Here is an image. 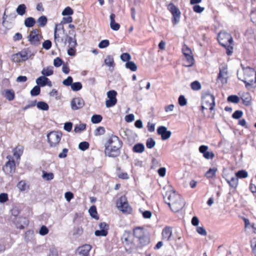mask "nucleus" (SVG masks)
<instances>
[{
  "mask_svg": "<svg viewBox=\"0 0 256 256\" xmlns=\"http://www.w3.org/2000/svg\"><path fill=\"white\" fill-rule=\"evenodd\" d=\"M120 59L123 62H128L130 61V60L131 59V56L128 53H127V52L123 53L120 56Z\"/></svg>",
  "mask_w": 256,
  "mask_h": 256,
  "instance_id": "nucleus-58",
  "label": "nucleus"
},
{
  "mask_svg": "<svg viewBox=\"0 0 256 256\" xmlns=\"http://www.w3.org/2000/svg\"><path fill=\"white\" fill-rule=\"evenodd\" d=\"M84 104V100L81 98H74L70 102L71 108L76 110L82 108Z\"/></svg>",
  "mask_w": 256,
  "mask_h": 256,
  "instance_id": "nucleus-11",
  "label": "nucleus"
},
{
  "mask_svg": "<svg viewBox=\"0 0 256 256\" xmlns=\"http://www.w3.org/2000/svg\"><path fill=\"white\" fill-rule=\"evenodd\" d=\"M86 128V124H80L75 126L74 131L76 132H80L84 130Z\"/></svg>",
  "mask_w": 256,
  "mask_h": 256,
  "instance_id": "nucleus-46",
  "label": "nucleus"
},
{
  "mask_svg": "<svg viewBox=\"0 0 256 256\" xmlns=\"http://www.w3.org/2000/svg\"><path fill=\"white\" fill-rule=\"evenodd\" d=\"M182 50L184 56L192 55L191 49L185 44L183 46Z\"/></svg>",
  "mask_w": 256,
  "mask_h": 256,
  "instance_id": "nucleus-37",
  "label": "nucleus"
},
{
  "mask_svg": "<svg viewBox=\"0 0 256 256\" xmlns=\"http://www.w3.org/2000/svg\"><path fill=\"white\" fill-rule=\"evenodd\" d=\"M208 147L206 145H202L198 148L200 153L202 154L204 158L206 160H212L214 157V153L212 151H208Z\"/></svg>",
  "mask_w": 256,
  "mask_h": 256,
  "instance_id": "nucleus-10",
  "label": "nucleus"
},
{
  "mask_svg": "<svg viewBox=\"0 0 256 256\" xmlns=\"http://www.w3.org/2000/svg\"><path fill=\"white\" fill-rule=\"evenodd\" d=\"M134 236L138 239L140 242L142 246L148 243V239L145 235L144 228L142 227H137L134 229Z\"/></svg>",
  "mask_w": 256,
  "mask_h": 256,
  "instance_id": "nucleus-6",
  "label": "nucleus"
},
{
  "mask_svg": "<svg viewBox=\"0 0 256 256\" xmlns=\"http://www.w3.org/2000/svg\"><path fill=\"white\" fill-rule=\"evenodd\" d=\"M102 117L100 114H94L91 118V121L93 124H98L102 120Z\"/></svg>",
  "mask_w": 256,
  "mask_h": 256,
  "instance_id": "nucleus-42",
  "label": "nucleus"
},
{
  "mask_svg": "<svg viewBox=\"0 0 256 256\" xmlns=\"http://www.w3.org/2000/svg\"><path fill=\"white\" fill-rule=\"evenodd\" d=\"M108 234V232L106 230H96L94 232V234L96 236H107Z\"/></svg>",
  "mask_w": 256,
  "mask_h": 256,
  "instance_id": "nucleus-59",
  "label": "nucleus"
},
{
  "mask_svg": "<svg viewBox=\"0 0 256 256\" xmlns=\"http://www.w3.org/2000/svg\"><path fill=\"white\" fill-rule=\"evenodd\" d=\"M183 65L186 67H190L193 66L194 63V60L193 55L185 56L182 58Z\"/></svg>",
  "mask_w": 256,
  "mask_h": 256,
  "instance_id": "nucleus-18",
  "label": "nucleus"
},
{
  "mask_svg": "<svg viewBox=\"0 0 256 256\" xmlns=\"http://www.w3.org/2000/svg\"><path fill=\"white\" fill-rule=\"evenodd\" d=\"M18 53L23 61H26L31 56H34V54L32 52V49L30 48H24L18 52Z\"/></svg>",
  "mask_w": 256,
  "mask_h": 256,
  "instance_id": "nucleus-13",
  "label": "nucleus"
},
{
  "mask_svg": "<svg viewBox=\"0 0 256 256\" xmlns=\"http://www.w3.org/2000/svg\"><path fill=\"white\" fill-rule=\"evenodd\" d=\"M2 94L9 101L14 100L15 98V93L12 90L6 89L4 90Z\"/></svg>",
  "mask_w": 256,
  "mask_h": 256,
  "instance_id": "nucleus-20",
  "label": "nucleus"
},
{
  "mask_svg": "<svg viewBox=\"0 0 256 256\" xmlns=\"http://www.w3.org/2000/svg\"><path fill=\"white\" fill-rule=\"evenodd\" d=\"M89 212L90 214V215L92 216V217L98 219V218L97 217V211L96 207L94 206H92L89 209Z\"/></svg>",
  "mask_w": 256,
  "mask_h": 256,
  "instance_id": "nucleus-50",
  "label": "nucleus"
},
{
  "mask_svg": "<svg viewBox=\"0 0 256 256\" xmlns=\"http://www.w3.org/2000/svg\"><path fill=\"white\" fill-rule=\"evenodd\" d=\"M26 10V6L25 4H20L18 6V8H16V12L18 14H20V16H22L25 14Z\"/></svg>",
  "mask_w": 256,
  "mask_h": 256,
  "instance_id": "nucleus-41",
  "label": "nucleus"
},
{
  "mask_svg": "<svg viewBox=\"0 0 256 256\" xmlns=\"http://www.w3.org/2000/svg\"><path fill=\"white\" fill-rule=\"evenodd\" d=\"M105 129L104 127L99 126L94 130V135L96 136L102 135L105 133Z\"/></svg>",
  "mask_w": 256,
  "mask_h": 256,
  "instance_id": "nucleus-53",
  "label": "nucleus"
},
{
  "mask_svg": "<svg viewBox=\"0 0 256 256\" xmlns=\"http://www.w3.org/2000/svg\"><path fill=\"white\" fill-rule=\"evenodd\" d=\"M22 154V150L20 148L16 147L14 150V155L17 158H20V156Z\"/></svg>",
  "mask_w": 256,
  "mask_h": 256,
  "instance_id": "nucleus-61",
  "label": "nucleus"
},
{
  "mask_svg": "<svg viewBox=\"0 0 256 256\" xmlns=\"http://www.w3.org/2000/svg\"><path fill=\"white\" fill-rule=\"evenodd\" d=\"M236 176L238 178H245L248 176V172L244 170H240L236 173Z\"/></svg>",
  "mask_w": 256,
  "mask_h": 256,
  "instance_id": "nucleus-33",
  "label": "nucleus"
},
{
  "mask_svg": "<svg viewBox=\"0 0 256 256\" xmlns=\"http://www.w3.org/2000/svg\"><path fill=\"white\" fill-rule=\"evenodd\" d=\"M123 142L116 136L112 134L104 143V152L106 156L116 158L120 154V150Z\"/></svg>",
  "mask_w": 256,
  "mask_h": 256,
  "instance_id": "nucleus-1",
  "label": "nucleus"
},
{
  "mask_svg": "<svg viewBox=\"0 0 256 256\" xmlns=\"http://www.w3.org/2000/svg\"><path fill=\"white\" fill-rule=\"evenodd\" d=\"M12 60L14 62H23V60H22V58L20 56L18 52L13 54L12 56Z\"/></svg>",
  "mask_w": 256,
  "mask_h": 256,
  "instance_id": "nucleus-57",
  "label": "nucleus"
},
{
  "mask_svg": "<svg viewBox=\"0 0 256 256\" xmlns=\"http://www.w3.org/2000/svg\"><path fill=\"white\" fill-rule=\"evenodd\" d=\"M44 76H50L54 74L53 67L50 66L46 68H44L41 72Z\"/></svg>",
  "mask_w": 256,
  "mask_h": 256,
  "instance_id": "nucleus-30",
  "label": "nucleus"
},
{
  "mask_svg": "<svg viewBox=\"0 0 256 256\" xmlns=\"http://www.w3.org/2000/svg\"><path fill=\"white\" fill-rule=\"evenodd\" d=\"M28 40L30 44L34 46H38L40 44V36H28Z\"/></svg>",
  "mask_w": 256,
  "mask_h": 256,
  "instance_id": "nucleus-26",
  "label": "nucleus"
},
{
  "mask_svg": "<svg viewBox=\"0 0 256 256\" xmlns=\"http://www.w3.org/2000/svg\"><path fill=\"white\" fill-rule=\"evenodd\" d=\"M104 63L108 66H114V60L112 56L108 55L104 60Z\"/></svg>",
  "mask_w": 256,
  "mask_h": 256,
  "instance_id": "nucleus-35",
  "label": "nucleus"
},
{
  "mask_svg": "<svg viewBox=\"0 0 256 256\" xmlns=\"http://www.w3.org/2000/svg\"><path fill=\"white\" fill-rule=\"evenodd\" d=\"M42 178L46 180H50L54 178V176L52 172L48 173L44 171L42 172Z\"/></svg>",
  "mask_w": 256,
  "mask_h": 256,
  "instance_id": "nucleus-49",
  "label": "nucleus"
},
{
  "mask_svg": "<svg viewBox=\"0 0 256 256\" xmlns=\"http://www.w3.org/2000/svg\"><path fill=\"white\" fill-rule=\"evenodd\" d=\"M241 99L244 105L248 106L252 103V96L249 92L244 94L241 96Z\"/></svg>",
  "mask_w": 256,
  "mask_h": 256,
  "instance_id": "nucleus-21",
  "label": "nucleus"
},
{
  "mask_svg": "<svg viewBox=\"0 0 256 256\" xmlns=\"http://www.w3.org/2000/svg\"><path fill=\"white\" fill-rule=\"evenodd\" d=\"M226 72L224 71V70L220 69V72L218 74V79L220 80L222 83H226V80L224 78V74H226Z\"/></svg>",
  "mask_w": 256,
  "mask_h": 256,
  "instance_id": "nucleus-44",
  "label": "nucleus"
},
{
  "mask_svg": "<svg viewBox=\"0 0 256 256\" xmlns=\"http://www.w3.org/2000/svg\"><path fill=\"white\" fill-rule=\"evenodd\" d=\"M226 180L230 188L234 189H236L237 188L238 180L236 176H234L232 177L230 180L226 178Z\"/></svg>",
  "mask_w": 256,
  "mask_h": 256,
  "instance_id": "nucleus-23",
  "label": "nucleus"
},
{
  "mask_svg": "<svg viewBox=\"0 0 256 256\" xmlns=\"http://www.w3.org/2000/svg\"><path fill=\"white\" fill-rule=\"evenodd\" d=\"M243 115V112L240 110H236L232 114V118L234 119H239Z\"/></svg>",
  "mask_w": 256,
  "mask_h": 256,
  "instance_id": "nucleus-56",
  "label": "nucleus"
},
{
  "mask_svg": "<svg viewBox=\"0 0 256 256\" xmlns=\"http://www.w3.org/2000/svg\"><path fill=\"white\" fill-rule=\"evenodd\" d=\"M218 168H210L206 173L205 176L208 178H212L216 176Z\"/></svg>",
  "mask_w": 256,
  "mask_h": 256,
  "instance_id": "nucleus-28",
  "label": "nucleus"
},
{
  "mask_svg": "<svg viewBox=\"0 0 256 256\" xmlns=\"http://www.w3.org/2000/svg\"><path fill=\"white\" fill-rule=\"evenodd\" d=\"M196 231L199 234L202 236H206L207 234V232L203 226H197L196 228Z\"/></svg>",
  "mask_w": 256,
  "mask_h": 256,
  "instance_id": "nucleus-51",
  "label": "nucleus"
},
{
  "mask_svg": "<svg viewBox=\"0 0 256 256\" xmlns=\"http://www.w3.org/2000/svg\"><path fill=\"white\" fill-rule=\"evenodd\" d=\"M118 208L124 213L130 214L132 208L129 205L125 196H122L117 201Z\"/></svg>",
  "mask_w": 256,
  "mask_h": 256,
  "instance_id": "nucleus-5",
  "label": "nucleus"
},
{
  "mask_svg": "<svg viewBox=\"0 0 256 256\" xmlns=\"http://www.w3.org/2000/svg\"><path fill=\"white\" fill-rule=\"evenodd\" d=\"M162 236L164 240H169L172 235V228L170 226L165 227L162 231Z\"/></svg>",
  "mask_w": 256,
  "mask_h": 256,
  "instance_id": "nucleus-17",
  "label": "nucleus"
},
{
  "mask_svg": "<svg viewBox=\"0 0 256 256\" xmlns=\"http://www.w3.org/2000/svg\"><path fill=\"white\" fill-rule=\"evenodd\" d=\"M157 132L159 135L161 136L163 140L168 139L171 135L170 132L167 130L166 128L164 126H159L157 130Z\"/></svg>",
  "mask_w": 256,
  "mask_h": 256,
  "instance_id": "nucleus-14",
  "label": "nucleus"
},
{
  "mask_svg": "<svg viewBox=\"0 0 256 256\" xmlns=\"http://www.w3.org/2000/svg\"><path fill=\"white\" fill-rule=\"evenodd\" d=\"M40 92V87L37 85L34 86L30 90V94L32 96H38Z\"/></svg>",
  "mask_w": 256,
  "mask_h": 256,
  "instance_id": "nucleus-43",
  "label": "nucleus"
},
{
  "mask_svg": "<svg viewBox=\"0 0 256 256\" xmlns=\"http://www.w3.org/2000/svg\"><path fill=\"white\" fill-rule=\"evenodd\" d=\"M227 100L234 104H238L240 102V98L236 95H230L228 97Z\"/></svg>",
  "mask_w": 256,
  "mask_h": 256,
  "instance_id": "nucleus-38",
  "label": "nucleus"
},
{
  "mask_svg": "<svg viewBox=\"0 0 256 256\" xmlns=\"http://www.w3.org/2000/svg\"><path fill=\"white\" fill-rule=\"evenodd\" d=\"M73 79L70 76H69L66 80L62 81V84L66 86H71L72 84Z\"/></svg>",
  "mask_w": 256,
  "mask_h": 256,
  "instance_id": "nucleus-63",
  "label": "nucleus"
},
{
  "mask_svg": "<svg viewBox=\"0 0 256 256\" xmlns=\"http://www.w3.org/2000/svg\"><path fill=\"white\" fill-rule=\"evenodd\" d=\"M191 88L194 90H198L201 89L202 86L200 83L198 81L195 80L191 83Z\"/></svg>",
  "mask_w": 256,
  "mask_h": 256,
  "instance_id": "nucleus-40",
  "label": "nucleus"
},
{
  "mask_svg": "<svg viewBox=\"0 0 256 256\" xmlns=\"http://www.w3.org/2000/svg\"><path fill=\"white\" fill-rule=\"evenodd\" d=\"M70 34H74V38L72 36H66V38L68 39V44L69 47L76 48L77 46L76 40V34L74 33V30H72V32H70Z\"/></svg>",
  "mask_w": 256,
  "mask_h": 256,
  "instance_id": "nucleus-19",
  "label": "nucleus"
},
{
  "mask_svg": "<svg viewBox=\"0 0 256 256\" xmlns=\"http://www.w3.org/2000/svg\"><path fill=\"white\" fill-rule=\"evenodd\" d=\"M37 108L42 110H48V105L44 102H39L36 104Z\"/></svg>",
  "mask_w": 256,
  "mask_h": 256,
  "instance_id": "nucleus-34",
  "label": "nucleus"
},
{
  "mask_svg": "<svg viewBox=\"0 0 256 256\" xmlns=\"http://www.w3.org/2000/svg\"><path fill=\"white\" fill-rule=\"evenodd\" d=\"M12 216L11 217V220L12 221L14 220L15 218H18L20 214V210L18 208L16 207H14L12 208L11 210Z\"/></svg>",
  "mask_w": 256,
  "mask_h": 256,
  "instance_id": "nucleus-39",
  "label": "nucleus"
},
{
  "mask_svg": "<svg viewBox=\"0 0 256 256\" xmlns=\"http://www.w3.org/2000/svg\"><path fill=\"white\" fill-rule=\"evenodd\" d=\"M178 104L182 106H184L187 104V100L183 95H180L178 98Z\"/></svg>",
  "mask_w": 256,
  "mask_h": 256,
  "instance_id": "nucleus-55",
  "label": "nucleus"
},
{
  "mask_svg": "<svg viewBox=\"0 0 256 256\" xmlns=\"http://www.w3.org/2000/svg\"><path fill=\"white\" fill-rule=\"evenodd\" d=\"M48 232V229L45 226H42L40 230L39 234L42 236H45Z\"/></svg>",
  "mask_w": 256,
  "mask_h": 256,
  "instance_id": "nucleus-64",
  "label": "nucleus"
},
{
  "mask_svg": "<svg viewBox=\"0 0 256 256\" xmlns=\"http://www.w3.org/2000/svg\"><path fill=\"white\" fill-rule=\"evenodd\" d=\"M82 86L81 82H76L72 83L71 86V88L73 91H78L82 88Z\"/></svg>",
  "mask_w": 256,
  "mask_h": 256,
  "instance_id": "nucleus-45",
  "label": "nucleus"
},
{
  "mask_svg": "<svg viewBox=\"0 0 256 256\" xmlns=\"http://www.w3.org/2000/svg\"><path fill=\"white\" fill-rule=\"evenodd\" d=\"M215 98L213 94L209 92H205L202 96V104H205L210 110H212L215 106Z\"/></svg>",
  "mask_w": 256,
  "mask_h": 256,
  "instance_id": "nucleus-4",
  "label": "nucleus"
},
{
  "mask_svg": "<svg viewBox=\"0 0 256 256\" xmlns=\"http://www.w3.org/2000/svg\"><path fill=\"white\" fill-rule=\"evenodd\" d=\"M48 81V78L44 76H40L36 80V83L40 87H44L46 86V82Z\"/></svg>",
  "mask_w": 256,
  "mask_h": 256,
  "instance_id": "nucleus-29",
  "label": "nucleus"
},
{
  "mask_svg": "<svg viewBox=\"0 0 256 256\" xmlns=\"http://www.w3.org/2000/svg\"><path fill=\"white\" fill-rule=\"evenodd\" d=\"M89 146L90 144L87 142H81L78 144V148L82 151H84L88 149L89 148Z\"/></svg>",
  "mask_w": 256,
  "mask_h": 256,
  "instance_id": "nucleus-48",
  "label": "nucleus"
},
{
  "mask_svg": "<svg viewBox=\"0 0 256 256\" xmlns=\"http://www.w3.org/2000/svg\"><path fill=\"white\" fill-rule=\"evenodd\" d=\"M2 170L6 174L12 176L16 170L15 161H8L3 166Z\"/></svg>",
  "mask_w": 256,
  "mask_h": 256,
  "instance_id": "nucleus-9",
  "label": "nucleus"
},
{
  "mask_svg": "<svg viewBox=\"0 0 256 256\" xmlns=\"http://www.w3.org/2000/svg\"><path fill=\"white\" fill-rule=\"evenodd\" d=\"M156 144L155 141L152 138H148L146 142V146L148 148H152Z\"/></svg>",
  "mask_w": 256,
  "mask_h": 256,
  "instance_id": "nucleus-54",
  "label": "nucleus"
},
{
  "mask_svg": "<svg viewBox=\"0 0 256 256\" xmlns=\"http://www.w3.org/2000/svg\"><path fill=\"white\" fill-rule=\"evenodd\" d=\"M116 16L114 14H111L110 15V26L114 30H118L120 29V25L115 22Z\"/></svg>",
  "mask_w": 256,
  "mask_h": 256,
  "instance_id": "nucleus-22",
  "label": "nucleus"
},
{
  "mask_svg": "<svg viewBox=\"0 0 256 256\" xmlns=\"http://www.w3.org/2000/svg\"><path fill=\"white\" fill-rule=\"evenodd\" d=\"M110 44V42L108 40H102L98 44V47L100 48H104L108 47Z\"/></svg>",
  "mask_w": 256,
  "mask_h": 256,
  "instance_id": "nucleus-62",
  "label": "nucleus"
},
{
  "mask_svg": "<svg viewBox=\"0 0 256 256\" xmlns=\"http://www.w3.org/2000/svg\"><path fill=\"white\" fill-rule=\"evenodd\" d=\"M62 137L60 132L52 131L47 134L48 142L50 147L55 148L60 143Z\"/></svg>",
  "mask_w": 256,
  "mask_h": 256,
  "instance_id": "nucleus-3",
  "label": "nucleus"
},
{
  "mask_svg": "<svg viewBox=\"0 0 256 256\" xmlns=\"http://www.w3.org/2000/svg\"><path fill=\"white\" fill-rule=\"evenodd\" d=\"M58 31H62L63 32L64 31V26L60 24H56L54 28V42L56 44L57 42H64V40L62 38H60V34L58 32Z\"/></svg>",
  "mask_w": 256,
  "mask_h": 256,
  "instance_id": "nucleus-15",
  "label": "nucleus"
},
{
  "mask_svg": "<svg viewBox=\"0 0 256 256\" xmlns=\"http://www.w3.org/2000/svg\"><path fill=\"white\" fill-rule=\"evenodd\" d=\"M35 23V19L32 17H28L24 20V25L28 28H31L33 26Z\"/></svg>",
  "mask_w": 256,
  "mask_h": 256,
  "instance_id": "nucleus-32",
  "label": "nucleus"
},
{
  "mask_svg": "<svg viewBox=\"0 0 256 256\" xmlns=\"http://www.w3.org/2000/svg\"><path fill=\"white\" fill-rule=\"evenodd\" d=\"M218 40L220 44L226 50V54L231 56L233 52V46H232L233 38L231 34L226 32H220L218 36Z\"/></svg>",
  "mask_w": 256,
  "mask_h": 256,
  "instance_id": "nucleus-2",
  "label": "nucleus"
},
{
  "mask_svg": "<svg viewBox=\"0 0 256 256\" xmlns=\"http://www.w3.org/2000/svg\"><path fill=\"white\" fill-rule=\"evenodd\" d=\"M126 68L130 70L132 72H136L137 70L138 67L136 64L132 61H129L126 63Z\"/></svg>",
  "mask_w": 256,
  "mask_h": 256,
  "instance_id": "nucleus-31",
  "label": "nucleus"
},
{
  "mask_svg": "<svg viewBox=\"0 0 256 256\" xmlns=\"http://www.w3.org/2000/svg\"><path fill=\"white\" fill-rule=\"evenodd\" d=\"M91 246L90 244H84L78 248L79 254L80 256H89V252L91 250Z\"/></svg>",
  "mask_w": 256,
  "mask_h": 256,
  "instance_id": "nucleus-16",
  "label": "nucleus"
},
{
  "mask_svg": "<svg viewBox=\"0 0 256 256\" xmlns=\"http://www.w3.org/2000/svg\"><path fill=\"white\" fill-rule=\"evenodd\" d=\"M145 149L144 146L142 143L136 144L132 148V151L136 153H142Z\"/></svg>",
  "mask_w": 256,
  "mask_h": 256,
  "instance_id": "nucleus-27",
  "label": "nucleus"
},
{
  "mask_svg": "<svg viewBox=\"0 0 256 256\" xmlns=\"http://www.w3.org/2000/svg\"><path fill=\"white\" fill-rule=\"evenodd\" d=\"M192 9L195 12L200 14L204 10V8L202 7L198 4H194L192 7Z\"/></svg>",
  "mask_w": 256,
  "mask_h": 256,
  "instance_id": "nucleus-60",
  "label": "nucleus"
},
{
  "mask_svg": "<svg viewBox=\"0 0 256 256\" xmlns=\"http://www.w3.org/2000/svg\"><path fill=\"white\" fill-rule=\"evenodd\" d=\"M168 9L172 14V22L174 24H176V6L172 4H170L168 6Z\"/></svg>",
  "mask_w": 256,
  "mask_h": 256,
  "instance_id": "nucleus-25",
  "label": "nucleus"
},
{
  "mask_svg": "<svg viewBox=\"0 0 256 256\" xmlns=\"http://www.w3.org/2000/svg\"><path fill=\"white\" fill-rule=\"evenodd\" d=\"M12 222L14 223L16 227L20 229H24L28 225V220L26 218L22 216L15 218Z\"/></svg>",
  "mask_w": 256,
  "mask_h": 256,
  "instance_id": "nucleus-12",
  "label": "nucleus"
},
{
  "mask_svg": "<svg viewBox=\"0 0 256 256\" xmlns=\"http://www.w3.org/2000/svg\"><path fill=\"white\" fill-rule=\"evenodd\" d=\"M11 246L7 240L4 238L0 240V253L3 252L6 248H8Z\"/></svg>",
  "mask_w": 256,
  "mask_h": 256,
  "instance_id": "nucleus-24",
  "label": "nucleus"
},
{
  "mask_svg": "<svg viewBox=\"0 0 256 256\" xmlns=\"http://www.w3.org/2000/svg\"><path fill=\"white\" fill-rule=\"evenodd\" d=\"M178 201V206L177 208L182 209L185 205V201L182 198V196L180 194H177V202Z\"/></svg>",
  "mask_w": 256,
  "mask_h": 256,
  "instance_id": "nucleus-47",
  "label": "nucleus"
},
{
  "mask_svg": "<svg viewBox=\"0 0 256 256\" xmlns=\"http://www.w3.org/2000/svg\"><path fill=\"white\" fill-rule=\"evenodd\" d=\"M47 22V18L44 16H40L37 20L38 23V24L39 26L41 27L44 26L46 25Z\"/></svg>",
  "mask_w": 256,
  "mask_h": 256,
  "instance_id": "nucleus-36",
  "label": "nucleus"
},
{
  "mask_svg": "<svg viewBox=\"0 0 256 256\" xmlns=\"http://www.w3.org/2000/svg\"><path fill=\"white\" fill-rule=\"evenodd\" d=\"M165 202L171 210L175 212L176 204V194L174 191L166 193L164 197Z\"/></svg>",
  "mask_w": 256,
  "mask_h": 256,
  "instance_id": "nucleus-7",
  "label": "nucleus"
},
{
  "mask_svg": "<svg viewBox=\"0 0 256 256\" xmlns=\"http://www.w3.org/2000/svg\"><path fill=\"white\" fill-rule=\"evenodd\" d=\"M116 95L117 92L114 90H111L107 92V96L108 98L106 102L107 108H111L116 104L117 102Z\"/></svg>",
  "mask_w": 256,
  "mask_h": 256,
  "instance_id": "nucleus-8",
  "label": "nucleus"
},
{
  "mask_svg": "<svg viewBox=\"0 0 256 256\" xmlns=\"http://www.w3.org/2000/svg\"><path fill=\"white\" fill-rule=\"evenodd\" d=\"M74 14L72 9L70 6L66 8L62 12V16H70Z\"/></svg>",
  "mask_w": 256,
  "mask_h": 256,
  "instance_id": "nucleus-52",
  "label": "nucleus"
}]
</instances>
